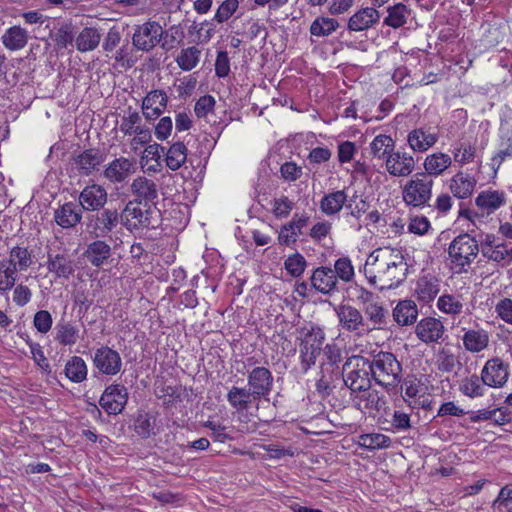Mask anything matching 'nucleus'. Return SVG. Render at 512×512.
Listing matches in <instances>:
<instances>
[{
  "label": "nucleus",
  "instance_id": "obj_1",
  "mask_svg": "<svg viewBox=\"0 0 512 512\" xmlns=\"http://www.w3.org/2000/svg\"><path fill=\"white\" fill-rule=\"evenodd\" d=\"M407 272L408 264L403 253L390 247L375 249L364 266L368 282L379 290L397 288L405 281Z\"/></svg>",
  "mask_w": 512,
  "mask_h": 512
},
{
  "label": "nucleus",
  "instance_id": "obj_2",
  "mask_svg": "<svg viewBox=\"0 0 512 512\" xmlns=\"http://www.w3.org/2000/svg\"><path fill=\"white\" fill-rule=\"evenodd\" d=\"M371 378L386 391L396 388L402 379V365L391 352L380 351L368 360Z\"/></svg>",
  "mask_w": 512,
  "mask_h": 512
},
{
  "label": "nucleus",
  "instance_id": "obj_3",
  "mask_svg": "<svg viewBox=\"0 0 512 512\" xmlns=\"http://www.w3.org/2000/svg\"><path fill=\"white\" fill-rule=\"evenodd\" d=\"M479 252L478 241L468 233L458 235L449 245L452 268L461 273L475 260Z\"/></svg>",
  "mask_w": 512,
  "mask_h": 512
},
{
  "label": "nucleus",
  "instance_id": "obj_4",
  "mask_svg": "<svg viewBox=\"0 0 512 512\" xmlns=\"http://www.w3.org/2000/svg\"><path fill=\"white\" fill-rule=\"evenodd\" d=\"M156 209L137 199L129 201L120 214L121 223L129 231H142L153 226Z\"/></svg>",
  "mask_w": 512,
  "mask_h": 512
},
{
  "label": "nucleus",
  "instance_id": "obj_5",
  "mask_svg": "<svg viewBox=\"0 0 512 512\" xmlns=\"http://www.w3.org/2000/svg\"><path fill=\"white\" fill-rule=\"evenodd\" d=\"M433 180L425 173L415 174L403 187L404 202L413 207L426 205L432 196Z\"/></svg>",
  "mask_w": 512,
  "mask_h": 512
},
{
  "label": "nucleus",
  "instance_id": "obj_6",
  "mask_svg": "<svg viewBox=\"0 0 512 512\" xmlns=\"http://www.w3.org/2000/svg\"><path fill=\"white\" fill-rule=\"evenodd\" d=\"M324 340L325 333L319 327H312L304 334L299 347L300 363L303 372H307L315 365L316 359L321 353Z\"/></svg>",
  "mask_w": 512,
  "mask_h": 512
},
{
  "label": "nucleus",
  "instance_id": "obj_7",
  "mask_svg": "<svg viewBox=\"0 0 512 512\" xmlns=\"http://www.w3.org/2000/svg\"><path fill=\"white\" fill-rule=\"evenodd\" d=\"M355 364L352 362L344 365V383L354 393L366 392L371 388V373L368 368V359L363 357L356 358Z\"/></svg>",
  "mask_w": 512,
  "mask_h": 512
},
{
  "label": "nucleus",
  "instance_id": "obj_8",
  "mask_svg": "<svg viewBox=\"0 0 512 512\" xmlns=\"http://www.w3.org/2000/svg\"><path fill=\"white\" fill-rule=\"evenodd\" d=\"M163 36L164 30L158 22L147 21L135 28L132 44L137 50L149 52L161 43Z\"/></svg>",
  "mask_w": 512,
  "mask_h": 512
},
{
  "label": "nucleus",
  "instance_id": "obj_9",
  "mask_svg": "<svg viewBox=\"0 0 512 512\" xmlns=\"http://www.w3.org/2000/svg\"><path fill=\"white\" fill-rule=\"evenodd\" d=\"M128 401L127 388L121 384H111L100 397V406L110 415H117L123 411Z\"/></svg>",
  "mask_w": 512,
  "mask_h": 512
},
{
  "label": "nucleus",
  "instance_id": "obj_10",
  "mask_svg": "<svg viewBox=\"0 0 512 512\" xmlns=\"http://www.w3.org/2000/svg\"><path fill=\"white\" fill-rule=\"evenodd\" d=\"M481 375L485 385L492 388H501L509 379V364L498 357L489 359L485 363Z\"/></svg>",
  "mask_w": 512,
  "mask_h": 512
},
{
  "label": "nucleus",
  "instance_id": "obj_11",
  "mask_svg": "<svg viewBox=\"0 0 512 512\" xmlns=\"http://www.w3.org/2000/svg\"><path fill=\"white\" fill-rule=\"evenodd\" d=\"M93 364L100 373L107 376H114L119 373L122 368V359L116 350L108 346H102L96 349Z\"/></svg>",
  "mask_w": 512,
  "mask_h": 512
},
{
  "label": "nucleus",
  "instance_id": "obj_12",
  "mask_svg": "<svg viewBox=\"0 0 512 512\" xmlns=\"http://www.w3.org/2000/svg\"><path fill=\"white\" fill-rule=\"evenodd\" d=\"M336 314L340 325L348 332L358 335L367 333L365 318L360 310L351 305H340L336 309Z\"/></svg>",
  "mask_w": 512,
  "mask_h": 512
},
{
  "label": "nucleus",
  "instance_id": "obj_13",
  "mask_svg": "<svg viewBox=\"0 0 512 512\" xmlns=\"http://www.w3.org/2000/svg\"><path fill=\"white\" fill-rule=\"evenodd\" d=\"M250 391L258 398L268 396L273 389V375L263 366L253 368L247 375Z\"/></svg>",
  "mask_w": 512,
  "mask_h": 512
},
{
  "label": "nucleus",
  "instance_id": "obj_14",
  "mask_svg": "<svg viewBox=\"0 0 512 512\" xmlns=\"http://www.w3.org/2000/svg\"><path fill=\"white\" fill-rule=\"evenodd\" d=\"M386 171L393 177H408L415 169L414 157L404 151H395L385 161Z\"/></svg>",
  "mask_w": 512,
  "mask_h": 512
},
{
  "label": "nucleus",
  "instance_id": "obj_15",
  "mask_svg": "<svg viewBox=\"0 0 512 512\" xmlns=\"http://www.w3.org/2000/svg\"><path fill=\"white\" fill-rule=\"evenodd\" d=\"M415 333L426 344L438 343L444 336L445 327L441 320L426 317L417 323Z\"/></svg>",
  "mask_w": 512,
  "mask_h": 512
},
{
  "label": "nucleus",
  "instance_id": "obj_16",
  "mask_svg": "<svg viewBox=\"0 0 512 512\" xmlns=\"http://www.w3.org/2000/svg\"><path fill=\"white\" fill-rule=\"evenodd\" d=\"M168 104V96L165 91L155 89L147 93L142 101L143 115L147 120H155L165 111Z\"/></svg>",
  "mask_w": 512,
  "mask_h": 512
},
{
  "label": "nucleus",
  "instance_id": "obj_17",
  "mask_svg": "<svg viewBox=\"0 0 512 512\" xmlns=\"http://www.w3.org/2000/svg\"><path fill=\"white\" fill-rule=\"evenodd\" d=\"M311 286L318 292L329 295L338 291V281L335 271L331 267L320 266L310 277Z\"/></svg>",
  "mask_w": 512,
  "mask_h": 512
},
{
  "label": "nucleus",
  "instance_id": "obj_18",
  "mask_svg": "<svg viewBox=\"0 0 512 512\" xmlns=\"http://www.w3.org/2000/svg\"><path fill=\"white\" fill-rule=\"evenodd\" d=\"M107 202V191L98 184L86 186L79 195L80 208L87 211H97Z\"/></svg>",
  "mask_w": 512,
  "mask_h": 512
},
{
  "label": "nucleus",
  "instance_id": "obj_19",
  "mask_svg": "<svg viewBox=\"0 0 512 512\" xmlns=\"http://www.w3.org/2000/svg\"><path fill=\"white\" fill-rule=\"evenodd\" d=\"M438 141V135L430 127H419L407 135V143L414 152H426Z\"/></svg>",
  "mask_w": 512,
  "mask_h": 512
},
{
  "label": "nucleus",
  "instance_id": "obj_20",
  "mask_svg": "<svg viewBox=\"0 0 512 512\" xmlns=\"http://www.w3.org/2000/svg\"><path fill=\"white\" fill-rule=\"evenodd\" d=\"M355 406L364 413L375 414L385 409L386 400L377 390L369 389L361 395H355Z\"/></svg>",
  "mask_w": 512,
  "mask_h": 512
},
{
  "label": "nucleus",
  "instance_id": "obj_21",
  "mask_svg": "<svg viewBox=\"0 0 512 512\" xmlns=\"http://www.w3.org/2000/svg\"><path fill=\"white\" fill-rule=\"evenodd\" d=\"M379 19V11L372 7H366L350 17L347 27L350 31L360 32L372 27Z\"/></svg>",
  "mask_w": 512,
  "mask_h": 512
},
{
  "label": "nucleus",
  "instance_id": "obj_22",
  "mask_svg": "<svg viewBox=\"0 0 512 512\" xmlns=\"http://www.w3.org/2000/svg\"><path fill=\"white\" fill-rule=\"evenodd\" d=\"M81 219L82 209L72 202L63 204L54 212V220L62 228H72L80 223Z\"/></svg>",
  "mask_w": 512,
  "mask_h": 512
},
{
  "label": "nucleus",
  "instance_id": "obj_23",
  "mask_svg": "<svg viewBox=\"0 0 512 512\" xmlns=\"http://www.w3.org/2000/svg\"><path fill=\"white\" fill-rule=\"evenodd\" d=\"M29 39V32L20 25L11 26L1 36L3 46L10 51L23 49Z\"/></svg>",
  "mask_w": 512,
  "mask_h": 512
},
{
  "label": "nucleus",
  "instance_id": "obj_24",
  "mask_svg": "<svg viewBox=\"0 0 512 512\" xmlns=\"http://www.w3.org/2000/svg\"><path fill=\"white\" fill-rule=\"evenodd\" d=\"M362 310L366 324H368L367 333L375 329H381L387 324L388 312L378 301L368 303L367 306H363Z\"/></svg>",
  "mask_w": 512,
  "mask_h": 512
},
{
  "label": "nucleus",
  "instance_id": "obj_25",
  "mask_svg": "<svg viewBox=\"0 0 512 512\" xmlns=\"http://www.w3.org/2000/svg\"><path fill=\"white\" fill-rule=\"evenodd\" d=\"M258 398L246 387L232 386L227 393V401L237 412L248 410Z\"/></svg>",
  "mask_w": 512,
  "mask_h": 512
},
{
  "label": "nucleus",
  "instance_id": "obj_26",
  "mask_svg": "<svg viewBox=\"0 0 512 512\" xmlns=\"http://www.w3.org/2000/svg\"><path fill=\"white\" fill-rule=\"evenodd\" d=\"M104 162V155L95 149H87L75 158V165L80 174L90 175Z\"/></svg>",
  "mask_w": 512,
  "mask_h": 512
},
{
  "label": "nucleus",
  "instance_id": "obj_27",
  "mask_svg": "<svg viewBox=\"0 0 512 512\" xmlns=\"http://www.w3.org/2000/svg\"><path fill=\"white\" fill-rule=\"evenodd\" d=\"M131 192L134 196L144 203L153 202L158 197L157 184L152 180L144 176L135 178L130 185Z\"/></svg>",
  "mask_w": 512,
  "mask_h": 512
},
{
  "label": "nucleus",
  "instance_id": "obj_28",
  "mask_svg": "<svg viewBox=\"0 0 512 512\" xmlns=\"http://www.w3.org/2000/svg\"><path fill=\"white\" fill-rule=\"evenodd\" d=\"M133 167L131 160L125 157L116 158L104 170V176L113 183H119L129 177Z\"/></svg>",
  "mask_w": 512,
  "mask_h": 512
},
{
  "label": "nucleus",
  "instance_id": "obj_29",
  "mask_svg": "<svg viewBox=\"0 0 512 512\" xmlns=\"http://www.w3.org/2000/svg\"><path fill=\"white\" fill-rule=\"evenodd\" d=\"M439 291L440 283L435 276L427 274L417 280L415 293L420 301L429 303L438 295Z\"/></svg>",
  "mask_w": 512,
  "mask_h": 512
},
{
  "label": "nucleus",
  "instance_id": "obj_30",
  "mask_svg": "<svg viewBox=\"0 0 512 512\" xmlns=\"http://www.w3.org/2000/svg\"><path fill=\"white\" fill-rule=\"evenodd\" d=\"M83 256L94 267H101L111 256V247L105 241L96 240L90 243Z\"/></svg>",
  "mask_w": 512,
  "mask_h": 512
},
{
  "label": "nucleus",
  "instance_id": "obj_31",
  "mask_svg": "<svg viewBox=\"0 0 512 512\" xmlns=\"http://www.w3.org/2000/svg\"><path fill=\"white\" fill-rule=\"evenodd\" d=\"M452 165L450 155L443 152H436L428 155L424 160L425 174L438 177L442 175Z\"/></svg>",
  "mask_w": 512,
  "mask_h": 512
},
{
  "label": "nucleus",
  "instance_id": "obj_32",
  "mask_svg": "<svg viewBox=\"0 0 512 512\" xmlns=\"http://www.w3.org/2000/svg\"><path fill=\"white\" fill-rule=\"evenodd\" d=\"M47 269L54 273L57 278L69 279L73 275V260L62 254L48 255Z\"/></svg>",
  "mask_w": 512,
  "mask_h": 512
},
{
  "label": "nucleus",
  "instance_id": "obj_33",
  "mask_svg": "<svg viewBox=\"0 0 512 512\" xmlns=\"http://www.w3.org/2000/svg\"><path fill=\"white\" fill-rule=\"evenodd\" d=\"M149 127L142 124V117L136 110L129 107L121 118L119 130L125 136H132L134 134H141V132L148 130Z\"/></svg>",
  "mask_w": 512,
  "mask_h": 512
},
{
  "label": "nucleus",
  "instance_id": "obj_34",
  "mask_svg": "<svg viewBox=\"0 0 512 512\" xmlns=\"http://www.w3.org/2000/svg\"><path fill=\"white\" fill-rule=\"evenodd\" d=\"M464 348L471 353H479L485 350L489 344V335L483 329L467 330L463 337Z\"/></svg>",
  "mask_w": 512,
  "mask_h": 512
},
{
  "label": "nucleus",
  "instance_id": "obj_35",
  "mask_svg": "<svg viewBox=\"0 0 512 512\" xmlns=\"http://www.w3.org/2000/svg\"><path fill=\"white\" fill-rule=\"evenodd\" d=\"M475 203L478 208L490 214L505 204V194L496 190L482 191L476 197Z\"/></svg>",
  "mask_w": 512,
  "mask_h": 512
},
{
  "label": "nucleus",
  "instance_id": "obj_36",
  "mask_svg": "<svg viewBox=\"0 0 512 512\" xmlns=\"http://www.w3.org/2000/svg\"><path fill=\"white\" fill-rule=\"evenodd\" d=\"M418 316L417 305L412 300L400 301L393 309V318L397 324L408 326L413 324Z\"/></svg>",
  "mask_w": 512,
  "mask_h": 512
},
{
  "label": "nucleus",
  "instance_id": "obj_37",
  "mask_svg": "<svg viewBox=\"0 0 512 512\" xmlns=\"http://www.w3.org/2000/svg\"><path fill=\"white\" fill-rule=\"evenodd\" d=\"M476 181L469 175L459 172L450 181V190L459 199L468 198L474 191Z\"/></svg>",
  "mask_w": 512,
  "mask_h": 512
},
{
  "label": "nucleus",
  "instance_id": "obj_38",
  "mask_svg": "<svg viewBox=\"0 0 512 512\" xmlns=\"http://www.w3.org/2000/svg\"><path fill=\"white\" fill-rule=\"evenodd\" d=\"M101 41V34L96 28L85 27L75 39L78 51L88 52L96 49Z\"/></svg>",
  "mask_w": 512,
  "mask_h": 512
},
{
  "label": "nucleus",
  "instance_id": "obj_39",
  "mask_svg": "<svg viewBox=\"0 0 512 512\" xmlns=\"http://www.w3.org/2000/svg\"><path fill=\"white\" fill-rule=\"evenodd\" d=\"M395 150V141L389 135H377L370 143V153L374 158L387 160Z\"/></svg>",
  "mask_w": 512,
  "mask_h": 512
},
{
  "label": "nucleus",
  "instance_id": "obj_40",
  "mask_svg": "<svg viewBox=\"0 0 512 512\" xmlns=\"http://www.w3.org/2000/svg\"><path fill=\"white\" fill-rule=\"evenodd\" d=\"M346 201L347 194L344 190L334 191L321 199L320 209L326 215H334L341 211Z\"/></svg>",
  "mask_w": 512,
  "mask_h": 512
},
{
  "label": "nucleus",
  "instance_id": "obj_41",
  "mask_svg": "<svg viewBox=\"0 0 512 512\" xmlns=\"http://www.w3.org/2000/svg\"><path fill=\"white\" fill-rule=\"evenodd\" d=\"M165 162L169 169L176 171L187 160V147L183 142H175L168 150L165 149Z\"/></svg>",
  "mask_w": 512,
  "mask_h": 512
},
{
  "label": "nucleus",
  "instance_id": "obj_42",
  "mask_svg": "<svg viewBox=\"0 0 512 512\" xmlns=\"http://www.w3.org/2000/svg\"><path fill=\"white\" fill-rule=\"evenodd\" d=\"M55 340L61 345L72 346L79 339V329L70 322L60 321L57 323Z\"/></svg>",
  "mask_w": 512,
  "mask_h": 512
},
{
  "label": "nucleus",
  "instance_id": "obj_43",
  "mask_svg": "<svg viewBox=\"0 0 512 512\" xmlns=\"http://www.w3.org/2000/svg\"><path fill=\"white\" fill-rule=\"evenodd\" d=\"M201 50L196 46L181 49L175 61L183 71L193 70L200 62Z\"/></svg>",
  "mask_w": 512,
  "mask_h": 512
},
{
  "label": "nucleus",
  "instance_id": "obj_44",
  "mask_svg": "<svg viewBox=\"0 0 512 512\" xmlns=\"http://www.w3.org/2000/svg\"><path fill=\"white\" fill-rule=\"evenodd\" d=\"M339 27V22L330 17H317L310 25V33L316 37H328Z\"/></svg>",
  "mask_w": 512,
  "mask_h": 512
},
{
  "label": "nucleus",
  "instance_id": "obj_45",
  "mask_svg": "<svg viewBox=\"0 0 512 512\" xmlns=\"http://www.w3.org/2000/svg\"><path fill=\"white\" fill-rule=\"evenodd\" d=\"M15 267L6 259L0 260V292L9 291L15 286L17 275L20 272Z\"/></svg>",
  "mask_w": 512,
  "mask_h": 512
},
{
  "label": "nucleus",
  "instance_id": "obj_46",
  "mask_svg": "<svg viewBox=\"0 0 512 512\" xmlns=\"http://www.w3.org/2000/svg\"><path fill=\"white\" fill-rule=\"evenodd\" d=\"M6 260L15 265L20 272L27 270L33 263L31 252L26 247L15 246Z\"/></svg>",
  "mask_w": 512,
  "mask_h": 512
},
{
  "label": "nucleus",
  "instance_id": "obj_47",
  "mask_svg": "<svg viewBox=\"0 0 512 512\" xmlns=\"http://www.w3.org/2000/svg\"><path fill=\"white\" fill-rule=\"evenodd\" d=\"M66 376L75 383L84 381L87 377V366L79 356H73L65 365Z\"/></svg>",
  "mask_w": 512,
  "mask_h": 512
},
{
  "label": "nucleus",
  "instance_id": "obj_48",
  "mask_svg": "<svg viewBox=\"0 0 512 512\" xmlns=\"http://www.w3.org/2000/svg\"><path fill=\"white\" fill-rule=\"evenodd\" d=\"M387 12L388 15L384 19V24L396 29L406 24L407 16L410 11L406 5L398 3L394 6L388 7Z\"/></svg>",
  "mask_w": 512,
  "mask_h": 512
},
{
  "label": "nucleus",
  "instance_id": "obj_49",
  "mask_svg": "<svg viewBox=\"0 0 512 512\" xmlns=\"http://www.w3.org/2000/svg\"><path fill=\"white\" fill-rule=\"evenodd\" d=\"M482 255L488 260L497 262L502 266H506L512 262V247L507 248L504 243H498L492 248H487V251L484 250Z\"/></svg>",
  "mask_w": 512,
  "mask_h": 512
},
{
  "label": "nucleus",
  "instance_id": "obj_50",
  "mask_svg": "<svg viewBox=\"0 0 512 512\" xmlns=\"http://www.w3.org/2000/svg\"><path fill=\"white\" fill-rule=\"evenodd\" d=\"M437 369L444 373H451L461 366L458 357L450 350L442 348L436 356Z\"/></svg>",
  "mask_w": 512,
  "mask_h": 512
},
{
  "label": "nucleus",
  "instance_id": "obj_51",
  "mask_svg": "<svg viewBox=\"0 0 512 512\" xmlns=\"http://www.w3.org/2000/svg\"><path fill=\"white\" fill-rule=\"evenodd\" d=\"M359 445L369 450L384 449L391 445V439L381 433L362 434L359 437Z\"/></svg>",
  "mask_w": 512,
  "mask_h": 512
},
{
  "label": "nucleus",
  "instance_id": "obj_52",
  "mask_svg": "<svg viewBox=\"0 0 512 512\" xmlns=\"http://www.w3.org/2000/svg\"><path fill=\"white\" fill-rule=\"evenodd\" d=\"M484 382L482 376L471 375L462 380L460 384V391L470 398L480 397L484 394Z\"/></svg>",
  "mask_w": 512,
  "mask_h": 512
},
{
  "label": "nucleus",
  "instance_id": "obj_53",
  "mask_svg": "<svg viewBox=\"0 0 512 512\" xmlns=\"http://www.w3.org/2000/svg\"><path fill=\"white\" fill-rule=\"evenodd\" d=\"M438 309L446 314L457 315L463 310V303L456 296L444 294L437 302Z\"/></svg>",
  "mask_w": 512,
  "mask_h": 512
},
{
  "label": "nucleus",
  "instance_id": "obj_54",
  "mask_svg": "<svg viewBox=\"0 0 512 512\" xmlns=\"http://www.w3.org/2000/svg\"><path fill=\"white\" fill-rule=\"evenodd\" d=\"M155 418L148 413H140L135 420V431L142 438L155 434Z\"/></svg>",
  "mask_w": 512,
  "mask_h": 512
},
{
  "label": "nucleus",
  "instance_id": "obj_55",
  "mask_svg": "<svg viewBox=\"0 0 512 512\" xmlns=\"http://www.w3.org/2000/svg\"><path fill=\"white\" fill-rule=\"evenodd\" d=\"M307 262L305 258L298 252L287 257L284 262L285 270L292 277H299L305 271Z\"/></svg>",
  "mask_w": 512,
  "mask_h": 512
},
{
  "label": "nucleus",
  "instance_id": "obj_56",
  "mask_svg": "<svg viewBox=\"0 0 512 512\" xmlns=\"http://www.w3.org/2000/svg\"><path fill=\"white\" fill-rule=\"evenodd\" d=\"M337 281L350 282L354 277V267L348 257H342L335 261L334 269Z\"/></svg>",
  "mask_w": 512,
  "mask_h": 512
},
{
  "label": "nucleus",
  "instance_id": "obj_57",
  "mask_svg": "<svg viewBox=\"0 0 512 512\" xmlns=\"http://www.w3.org/2000/svg\"><path fill=\"white\" fill-rule=\"evenodd\" d=\"M512 503V485L503 486L496 499L492 502L491 508L493 512H503V508L511 511L510 505Z\"/></svg>",
  "mask_w": 512,
  "mask_h": 512
},
{
  "label": "nucleus",
  "instance_id": "obj_58",
  "mask_svg": "<svg viewBox=\"0 0 512 512\" xmlns=\"http://www.w3.org/2000/svg\"><path fill=\"white\" fill-rule=\"evenodd\" d=\"M164 40L161 42V47L164 50H170L179 44L183 37V30L178 26H171L168 30H164Z\"/></svg>",
  "mask_w": 512,
  "mask_h": 512
},
{
  "label": "nucleus",
  "instance_id": "obj_59",
  "mask_svg": "<svg viewBox=\"0 0 512 512\" xmlns=\"http://www.w3.org/2000/svg\"><path fill=\"white\" fill-rule=\"evenodd\" d=\"M293 207V201L284 195L272 201V212L276 218L282 219L288 217Z\"/></svg>",
  "mask_w": 512,
  "mask_h": 512
},
{
  "label": "nucleus",
  "instance_id": "obj_60",
  "mask_svg": "<svg viewBox=\"0 0 512 512\" xmlns=\"http://www.w3.org/2000/svg\"><path fill=\"white\" fill-rule=\"evenodd\" d=\"M239 1L238 0H225L218 7L214 20L218 23L226 22L238 9Z\"/></svg>",
  "mask_w": 512,
  "mask_h": 512
},
{
  "label": "nucleus",
  "instance_id": "obj_61",
  "mask_svg": "<svg viewBox=\"0 0 512 512\" xmlns=\"http://www.w3.org/2000/svg\"><path fill=\"white\" fill-rule=\"evenodd\" d=\"M120 214L115 209H105L98 216V222L105 230V232H111L118 224Z\"/></svg>",
  "mask_w": 512,
  "mask_h": 512
},
{
  "label": "nucleus",
  "instance_id": "obj_62",
  "mask_svg": "<svg viewBox=\"0 0 512 512\" xmlns=\"http://www.w3.org/2000/svg\"><path fill=\"white\" fill-rule=\"evenodd\" d=\"M53 324L52 315L47 310L37 311L33 318V325L36 330L42 334L50 331Z\"/></svg>",
  "mask_w": 512,
  "mask_h": 512
},
{
  "label": "nucleus",
  "instance_id": "obj_63",
  "mask_svg": "<svg viewBox=\"0 0 512 512\" xmlns=\"http://www.w3.org/2000/svg\"><path fill=\"white\" fill-rule=\"evenodd\" d=\"M215 99L211 95L200 97L195 103L194 112L198 118H203L212 112L215 106Z\"/></svg>",
  "mask_w": 512,
  "mask_h": 512
},
{
  "label": "nucleus",
  "instance_id": "obj_64",
  "mask_svg": "<svg viewBox=\"0 0 512 512\" xmlns=\"http://www.w3.org/2000/svg\"><path fill=\"white\" fill-rule=\"evenodd\" d=\"M495 311L503 321L512 324V299L504 298L500 300L495 306Z\"/></svg>",
  "mask_w": 512,
  "mask_h": 512
}]
</instances>
